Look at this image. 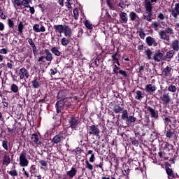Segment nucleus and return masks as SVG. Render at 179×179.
<instances>
[{
    "mask_svg": "<svg viewBox=\"0 0 179 179\" xmlns=\"http://www.w3.org/2000/svg\"><path fill=\"white\" fill-rule=\"evenodd\" d=\"M53 29L56 34H60L64 33L65 37H72V29L68 25L55 24Z\"/></svg>",
    "mask_w": 179,
    "mask_h": 179,
    "instance_id": "obj_1",
    "label": "nucleus"
},
{
    "mask_svg": "<svg viewBox=\"0 0 179 179\" xmlns=\"http://www.w3.org/2000/svg\"><path fill=\"white\" fill-rule=\"evenodd\" d=\"M145 54L147 56V59H148V61L153 59L155 62H160V61L163 59V54L159 49L155 50V52H152V50L148 48L145 51Z\"/></svg>",
    "mask_w": 179,
    "mask_h": 179,
    "instance_id": "obj_2",
    "label": "nucleus"
},
{
    "mask_svg": "<svg viewBox=\"0 0 179 179\" xmlns=\"http://www.w3.org/2000/svg\"><path fill=\"white\" fill-rule=\"evenodd\" d=\"M89 136H100V129H99V125L92 124L91 126H87V134L84 139L85 142H89Z\"/></svg>",
    "mask_w": 179,
    "mask_h": 179,
    "instance_id": "obj_3",
    "label": "nucleus"
},
{
    "mask_svg": "<svg viewBox=\"0 0 179 179\" xmlns=\"http://www.w3.org/2000/svg\"><path fill=\"white\" fill-rule=\"evenodd\" d=\"M67 122L69 128L72 129L73 131H78L80 125V118L75 115H71L67 117Z\"/></svg>",
    "mask_w": 179,
    "mask_h": 179,
    "instance_id": "obj_4",
    "label": "nucleus"
},
{
    "mask_svg": "<svg viewBox=\"0 0 179 179\" xmlns=\"http://www.w3.org/2000/svg\"><path fill=\"white\" fill-rule=\"evenodd\" d=\"M121 120L122 121H124L126 127H131V124H135L136 122V117L134 116H129L128 110L127 109H124L122 110Z\"/></svg>",
    "mask_w": 179,
    "mask_h": 179,
    "instance_id": "obj_5",
    "label": "nucleus"
},
{
    "mask_svg": "<svg viewBox=\"0 0 179 179\" xmlns=\"http://www.w3.org/2000/svg\"><path fill=\"white\" fill-rule=\"evenodd\" d=\"M20 166L21 167H27L29 166V159H27V152L22 151L20 155Z\"/></svg>",
    "mask_w": 179,
    "mask_h": 179,
    "instance_id": "obj_6",
    "label": "nucleus"
},
{
    "mask_svg": "<svg viewBox=\"0 0 179 179\" xmlns=\"http://www.w3.org/2000/svg\"><path fill=\"white\" fill-rule=\"evenodd\" d=\"M65 139H66V134L64 133H59L52 138V142L54 143L55 145H58V143L64 142Z\"/></svg>",
    "mask_w": 179,
    "mask_h": 179,
    "instance_id": "obj_7",
    "label": "nucleus"
},
{
    "mask_svg": "<svg viewBox=\"0 0 179 179\" xmlns=\"http://www.w3.org/2000/svg\"><path fill=\"white\" fill-rule=\"evenodd\" d=\"M145 108L148 114H150L151 118H154V120H159V110L152 108L151 106H146Z\"/></svg>",
    "mask_w": 179,
    "mask_h": 179,
    "instance_id": "obj_8",
    "label": "nucleus"
},
{
    "mask_svg": "<svg viewBox=\"0 0 179 179\" xmlns=\"http://www.w3.org/2000/svg\"><path fill=\"white\" fill-rule=\"evenodd\" d=\"M28 86L29 87H32V89H40V87H41L40 78H38V77H34L33 80L28 84Z\"/></svg>",
    "mask_w": 179,
    "mask_h": 179,
    "instance_id": "obj_9",
    "label": "nucleus"
},
{
    "mask_svg": "<svg viewBox=\"0 0 179 179\" xmlns=\"http://www.w3.org/2000/svg\"><path fill=\"white\" fill-rule=\"evenodd\" d=\"M31 141L32 143H35V145H37V146H41V145H43V141L37 133L31 134Z\"/></svg>",
    "mask_w": 179,
    "mask_h": 179,
    "instance_id": "obj_10",
    "label": "nucleus"
},
{
    "mask_svg": "<svg viewBox=\"0 0 179 179\" xmlns=\"http://www.w3.org/2000/svg\"><path fill=\"white\" fill-rule=\"evenodd\" d=\"M154 2H157V0H145V8L146 12H148V13L151 14L153 11V6H152V3Z\"/></svg>",
    "mask_w": 179,
    "mask_h": 179,
    "instance_id": "obj_11",
    "label": "nucleus"
},
{
    "mask_svg": "<svg viewBox=\"0 0 179 179\" xmlns=\"http://www.w3.org/2000/svg\"><path fill=\"white\" fill-rule=\"evenodd\" d=\"M162 150H164L166 153H170V152H175L174 145L170 144L169 142H165L164 146L162 147Z\"/></svg>",
    "mask_w": 179,
    "mask_h": 179,
    "instance_id": "obj_12",
    "label": "nucleus"
},
{
    "mask_svg": "<svg viewBox=\"0 0 179 179\" xmlns=\"http://www.w3.org/2000/svg\"><path fill=\"white\" fill-rule=\"evenodd\" d=\"M64 106H65V101L64 100H59L56 102L55 108L57 114H59L64 110Z\"/></svg>",
    "mask_w": 179,
    "mask_h": 179,
    "instance_id": "obj_13",
    "label": "nucleus"
},
{
    "mask_svg": "<svg viewBox=\"0 0 179 179\" xmlns=\"http://www.w3.org/2000/svg\"><path fill=\"white\" fill-rule=\"evenodd\" d=\"M19 76L20 80L24 79H29V71L26 68L22 67L21 69H20Z\"/></svg>",
    "mask_w": 179,
    "mask_h": 179,
    "instance_id": "obj_14",
    "label": "nucleus"
},
{
    "mask_svg": "<svg viewBox=\"0 0 179 179\" xmlns=\"http://www.w3.org/2000/svg\"><path fill=\"white\" fill-rule=\"evenodd\" d=\"M165 171L167 174L168 179H178L179 178L178 174H177V173L174 172V171L172 169H167Z\"/></svg>",
    "mask_w": 179,
    "mask_h": 179,
    "instance_id": "obj_15",
    "label": "nucleus"
},
{
    "mask_svg": "<svg viewBox=\"0 0 179 179\" xmlns=\"http://www.w3.org/2000/svg\"><path fill=\"white\" fill-rule=\"evenodd\" d=\"M145 43L148 47H152V45L157 47V42H156V39L152 36H148L145 38Z\"/></svg>",
    "mask_w": 179,
    "mask_h": 179,
    "instance_id": "obj_16",
    "label": "nucleus"
},
{
    "mask_svg": "<svg viewBox=\"0 0 179 179\" xmlns=\"http://www.w3.org/2000/svg\"><path fill=\"white\" fill-rule=\"evenodd\" d=\"M120 16V22L122 24H127L128 23V14L125 12L121 11L119 14Z\"/></svg>",
    "mask_w": 179,
    "mask_h": 179,
    "instance_id": "obj_17",
    "label": "nucleus"
},
{
    "mask_svg": "<svg viewBox=\"0 0 179 179\" xmlns=\"http://www.w3.org/2000/svg\"><path fill=\"white\" fill-rule=\"evenodd\" d=\"M123 169H119L122 173V175L120 176H122V178L125 177V179H129V173L131 172V169H129V168L127 166H125V167H123Z\"/></svg>",
    "mask_w": 179,
    "mask_h": 179,
    "instance_id": "obj_18",
    "label": "nucleus"
},
{
    "mask_svg": "<svg viewBox=\"0 0 179 179\" xmlns=\"http://www.w3.org/2000/svg\"><path fill=\"white\" fill-rule=\"evenodd\" d=\"M171 13L173 16V17H175V19H177L179 15V3H175L174 8H171Z\"/></svg>",
    "mask_w": 179,
    "mask_h": 179,
    "instance_id": "obj_19",
    "label": "nucleus"
},
{
    "mask_svg": "<svg viewBox=\"0 0 179 179\" xmlns=\"http://www.w3.org/2000/svg\"><path fill=\"white\" fill-rule=\"evenodd\" d=\"M174 135H176V131L174 129H169L165 130V136L168 138V139H173L174 138Z\"/></svg>",
    "mask_w": 179,
    "mask_h": 179,
    "instance_id": "obj_20",
    "label": "nucleus"
},
{
    "mask_svg": "<svg viewBox=\"0 0 179 179\" xmlns=\"http://www.w3.org/2000/svg\"><path fill=\"white\" fill-rule=\"evenodd\" d=\"M160 99L162 101H163L164 104H170V101H171V99L170 98V94L169 93L162 94Z\"/></svg>",
    "mask_w": 179,
    "mask_h": 179,
    "instance_id": "obj_21",
    "label": "nucleus"
},
{
    "mask_svg": "<svg viewBox=\"0 0 179 179\" xmlns=\"http://www.w3.org/2000/svg\"><path fill=\"white\" fill-rule=\"evenodd\" d=\"M33 30L35 31L36 33H44V31H45V27L43 25H41L40 27V24H35L33 27Z\"/></svg>",
    "mask_w": 179,
    "mask_h": 179,
    "instance_id": "obj_22",
    "label": "nucleus"
},
{
    "mask_svg": "<svg viewBox=\"0 0 179 179\" xmlns=\"http://www.w3.org/2000/svg\"><path fill=\"white\" fill-rule=\"evenodd\" d=\"M157 89V87H156V85H153L152 84H148V85H145V90L146 93L152 94L154 92H156Z\"/></svg>",
    "mask_w": 179,
    "mask_h": 179,
    "instance_id": "obj_23",
    "label": "nucleus"
},
{
    "mask_svg": "<svg viewBox=\"0 0 179 179\" xmlns=\"http://www.w3.org/2000/svg\"><path fill=\"white\" fill-rule=\"evenodd\" d=\"M78 173V170L75 167H71V170L66 172V176H68L69 178L72 179L76 173Z\"/></svg>",
    "mask_w": 179,
    "mask_h": 179,
    "instance_id": "obj_24",
    "label": "nucleus"
},
{
    "mask_svg": "<svg viewBox=\"0 0 179 179\" xmlns=\"http://www.w3.org/2000/svg\"><path fill=\"white\" fill-rule=\"evenodd\" d=\"M110 166H113H113L115 168V173H117V170H118V167L120 166V161H118V158H117L116 157L115 159L110 160Z\"/></svg>",
    "mask_w": 179,
    "mask_h": 179,
    "instance_id": "obj_25",
    "label": "nucleus"
},
{
    "mask_svg": "<svg viewBox=\"0 0 179 179\" xmlns=\"http://www.w3.org/2000/svg\"><path fill=\"white\" fill-rule=\"evenodd\" d=\"M3 164L4 166H9V164H10V156L7 152H6V154L3 156Z\"/></svg>",
    "mask_w": 179,
    "mask_h": 179,
    "instance_id": "obj_26",
    "label": "nucleus"
},
{
    "mask_svg": "<svg viewBox=\"0 0 179 179\" xmlns=\"http://www.w3.org/2000/svg\"><path fill=\"white\" fill-rule=\"evenodd\" d=\"M159 36H160L161 40H166L167 41L170 40V36L166 33L164 30L160 31L159 32Z\"/></svg>",
    "mask_w": 179,
    "mask_h": 179,
    "instance_id": "obj_27",
    "label": "nucleus"
},
{
    "mask_svg": "<svg viewBox=\"0 0 179 179\" xmlns=\"http://www.w3.org/2000/svg\"><path fill=\"white\" fill-rule=\"evenodd\" d=\"M45 54L46 55L45 59L48 62H51V61H52V59H54V58L52 57V53H51V52H50V50L45 49Z\"/></svg>",
    "mask_w": 179,
    "mask_h": 179,
    "instance_id": "obj_28",
    "label": "nucleus"
},
{
    "mask_svg": "<svg viewBox=\"0 0 179 179\" xmlns=\"http://www.w3.org/2000/svg\"><path fill=\"white\" fill-rule=\"evenodd\" d=\"M66 97V90H60L57 94L59 100H64Z\"/></svg>",
    "mask_w": 179,
    "mask_h": 179,
    "instance_id": "obj_29",
    "label": "nucleus"
},
{
    "mask_svg": "<svg viewBox=\"0 0 179 179\" xmlns=\"http://www.w3.org/2000/svg\"><path fill=\"white\" fill-rule=\"evenodd\" d=\"M171 47L173 51H179V41L176 39L172 41Z\"/></svg>",
    "mask_w": 179,
    "mask_h": 179,
    "instance_id": "obj_30",
    "label": "nucleus"
},
{
    "mask_svg": "<svg viewBox=\"0 0 179 179\" xmlns=\"http://www.w3.org/2000/svg\"><path fill=\"white\" fill-rule=\"evenodd\" d=\"M62 45L66 47L69 43H71V37H63L60 41Z\"/></svg>",
    "mask_w": 179,
    "mask_h": 179,
    "instance_id": "obj_31",
    "label": "nucleus"
},
{
    "mask_svg": "<svg viewBox=\"0 0 179 179\" xmlns=\"http://www.w3.org/2000/svg\"><path fill=\"white\" fill-rule=\"evenodd\" d=\"M120 56L121 55H119L117 52L112 55L113 62H114V64H117V65H118L119 66L121 64H120V60L117 57H120Z\"/></svg>",
    "mask_w": 179,
    "mask_h": 179,
    "instance_id": "obj_32",
    "label": "nucleus"
},
{
    "mask_svg": "<svg viewBox=\"0 0 179 179\" xmlns=\"http://www.w3.org/2000/svg\"><path fill=\"white\" fill-rule=\"evenodd\" d=\"M39 164L41 166V170H45V171H46L47 169H48V164L47 163V161L44 159L39 160Z\"/></svg>",
    "mask_w": 179,
    "mask_h": 179,
    "instance_id": "obj_33",
    "label": "nucleus"
},
{
    "mask_svg": "<svg viewBox=\"0 0 179 179\" xmlns=\"http://www.w3.org/2000/svg\"><path fill=\"white\" fill-rule=\"evenodd\" d=\"M171 73V67L169 66H167L162 71V75H164V76H170Z\"/></svg>",
    "mask_w": 179,
    "mask_h": 179,
    "instance_id": "obj_34",
    "label": "nucleus"
},
{
    "mask_svg": "<svg viewBox=\"0 0 179 179\" xmlns=\"http://www.w3.org/2000/svg\"><path fill=\"white\" fill-rule=\"evenodd\" d=\"M123 110L124 108L121 107L120 105L116 104L113 106V111L115 114H120V113H122Z\"/></svg>",
    "mask_w": 179,
    "mask_h": 179,
    "instance_id": "obj_35",
    "label": "nucleus"
},
{
    "mask_svg": "<svg viewBox=\"0 0 179 179\" xmlns=\"http://www.w3.org/2000/svg\"><path fill=\"white\" fill-rule=\"evenodd\" d=\"M12 3L15 9H19V8L22 7V1L20 0H12Z\"/></svg>",
    "mask_w": 179,
    "mask_h": 179,
    "instance_id": "obj_36",
    "label": "nucleus"
},
{
    "mask_svg": "<svg viewBox=\"0 0 179 179\" xmlns=\"http://www.w3.org/2000/svg\"><path fill=\"white\" fill-rule=\"evenodd\" d=\"M31 2H33V0H22L21 1V6H24V8H29Z\"/></svg>",
    "mask_w": 179,
    "mask_h": 179,
    "instance_id": "obj_37",
    "label": "nucleus"
},
{
    "mask_svg": "<svg viewBox=\"0 0 179 179\" xmlns=\"http://www.w3.org/2000/svg\"><path fill=\"white\" fill-rule=\"evenodd\" d=\"M24 29V25L23 22L20 21L17 24V31L19 34H23V29Z\"/></svg>",
    "mask_w": 179,
    "mask_h": 179,
    "instance_id": "obj_38",
    "label": "nucleus"
},
{
    "mask_svg": "<svg viewBox=\"0 0 179 179\" xmlns=\"http://www.w3.org/2000/svg\"><path fill=\"white\" fill-rule=\"evenodd\" d=\"M87 155H91V157H90V163H94V160H96V157L94 156V153H93V150H88Z\"/></svg>",
    "mask_w": 179,
    "mask_h": 179,
    "instance_id": "obj_39",
    "label": "nucleus"
},
{
    "mask_svg": "<svg viewBox=\"0 0 179 179\" xmlns=\"http://www.w3.org/2000/svg\"><path fill=\"white\" fill-rule=\"evenodd\" d=\"M84 24L88 30H93V24L89 20H86L84 22Z\"/></svg>",
    "mask_w": 179,
    "mask_h": 179,
    "instance_id": "obj_40",
    "label": "nucleus"
},
{
    "mask_svg": "<svg viewBox=\"0 0 179 179\" xmlns=\"http://www.w3.org/2000/svg\"><path fill=\"white\" fill-rule=\"evenodd\" d=\"M174 54H176L175 50H169V52H166L165 58H166V59H171V58L174 57Z\"/></svg>",
    "mask_w": 179,
    "mask_h": 179,
    "instance_id": "obj_41",
    "label": "nucleus"
},
{
    "mask_svg": "<svg viewBox=\"0 0 179 179\" xmlns=\"http://www.w3.org/2000/svg\"><path fill=\"white\" fill-rule=\"evenodd\" d=\"M51 52L52 54H55L56 57H59L61 55V52L58 50V48L57 47H53L50 49Z\"/></svg>",
    "mask_w": 179,
    "mask_h": 179,
    "instance_id": "obj_42",
    "label": "nucleus"
},
{
    "mask_svg": "<svg viewBox=\"0 0 179 179\" xmlns=\"http://www.w3.org/2000/svg\"><path fill=\"white\" fill-rule=\"evenodd\" d=\"M135 99H136V100H142V99H143V93L142 91L137 90L136 92Z\"/></svg>",
    "mask_w": 179,
    "mask_h": 179,
    "instance_id": "obj_43",
    "label": "nucleus"
},
{
    "mask_svg": "<svg viewBox=\"0 0 179 179\" xmlns=\"http://www.w3.org/2000/svg\"><path fill=\"white\" fill-rule=\"evenodd\" d=\"M130 141L131 143V145H133V146H136V148H138V146H139V141L136 140L135 137L130 138Z\"/></svg>",
    "mask_w": 179,
    "mask_h": 179,
    "instance_id": "obj_44",
    "label": "nucleus"
},
{
    "mask_svg": "<svg viewBox=\"0 0 179 179\" xmlns=\"http://www.w3.org/2000/svg\"><path fill=\"white\" fill-rule=\"evenodd\" d=\"M29 173L31 174H37L38 173L37 166L36 165H31L29 168Z\"/></svg>",
    "mask_w": 179,
    "mask_h": 179,
    "instance_id": "obj_45",
    "label": "nucleus"
},
{
    "mask_svg": "<svg viewBox=\"0 0 179 179\" xmlns=\"http://www.w3.org/2000/svg\"><path fill=\"white\" fill-rule=\"evenodd\" d=\"M130 20L132 22L135 21L136 19H138V14L136 13L131 11L129 14Z\"/></svg>",
    "mask_w": 179,
    "mask_h": 179,
    "instance_id": "obj_46",
    "label": "nucleus"
},
{
    "mask_svg": "<svg viewBox=\"0 0 179 179\" xmlns=\"http://www.w3.org/2000/svg\"><path fill=\"white\" fill-rule=\"evenodd\" d=\"M7 173L9 174V176H11V177H17V171H16V169L7 171Z\"/></svg>",
    "mask_w": 179,
    "mask_h": 179,
    "instance_id": "obj_47",
    "label": "nucleus"
},
{
    "mask_svg": "<svg viewBox=\"0 0 179 179\" xmlns=\"http://www.w3.org/2000/svg\"><path fill=\"white\" fill-rule=\"evenodd\" d=\"M85 168L87 169L89 171H93V165H92L88 160L85 161Z\"/></svg>",
    "mask_w": 179,
    "mask_h": 179,
    "instance_id": "obj_48",
    "label": "nucleus"
},
{
    "mask_svg": "<svg viewBox=\"0 0 179 179\" xmlns=\"http://www.w3.org/2000/svg\"><path fill=\"white\" fill-rule=\"evenodd\" d=\"M142 131V129H134V134L136 138H138V139H141V131Z\"/></svg>",
    "mask_w": 179,
    "mask_h": 179,
    "instance_id": "obj_49",
    "label": "nucleus"
},
{
    "mask_svg": "<svg viewBox=\"0 0 179 179\" xmlns=\"http://www.w3.org/2000/svg\"><path fill=\"white\" fill-rule=\"evenodd\" d=\"M11 91L13 93H18L19 92V87L16 84H13L11 85Z\"/></svg>",
    "mask_w": 179,
    "mask_h": 179,
    "instance_id": "obj_50",
    "label": "nucleus"
},
{
    "mask_svg": "<svg viewBox=\"0 0 179 179\" xmlns=\"http://www.w3.org/2000/svg\"><path fill=\"white\" fill-rule=\"evenodd\" d=\"M7 22L9 29H13L15 27V22H13V20H12V19L8 18Z\"/></svg>",
    "mask_w": 179,
    "mask_h": 179,
    "instance_id": "obj_51",
    "label": "nucleus"
},
{
    "mask_svg": "<svg viewBox=\"0 0 179 179\" xmlns=\"http://www.w3.org/2000/svg\"><path fill=\"white\" fill-rule=\"evenodd\" d=\"M73 13L74 15V19L78 20V19H79V10H78V8L73 9Z\"/></svg>",
    "mask_w": 179,
    "mask_h": 179,
    "instance_id": "obj_52",
    "label": "nucleus"
},
{
    "mask_svg": "<svg viewBox=\"0 0 179 179\" xmlns=\"http://www.w3.org/2000/svg\"><path fill=\"white\" fill-rule=\"evenodd\" d=\"M166 35H168L169 37L171 36V34H174V31H173V29L168 27L164 30Z\"/></svg>",
    "mask_w": 179,
    "mask_h": 179,
    "instance_id": "obj_53",
    "label": "nucleus"
},
{
    "mask_svg": "<svg viewBox=\"0 0 179 179\" xmlns=\"http://www.w3.org/2000/svg\"><path fill=\"white\" fill-rule=\"evenodd\" d=\"M168 90L172 93H176V92H177V87H176V85H171L168 87Z\"/></svg>",
    "mask_w": 179,
    "mask_h": 179,
    "instance_id": "obj_54",
    "label": "nucleus"
},
{
    "mask_svg": "<svg viewBox=\"0 0 179 179\" xmlns=\"http://www.w3.org/2000/svg\"><path fill=\"white\" fill-rule=\"evenodd\" d=\"M106 3H107L108 8H110L112 10H115V7L114 6V3H113L110 0H106Z\"/></svg>",
    "mask_w": 179,
    "mask_h": 179,
    "instance_id": "obj_55",
    "label": "nucleus"
},
{
    "mask_svg": "<svg viewBox=\"0 0 179 179\" xmlns=\"http://www.w3.org/2000/svg\"><path fill=\"white\" fill-rule=\"evenodd\" d=\"M120 71H121L120 69V67H118L117 66V64H114L113 65V75L115 74V75H118V73H120Z\"/></svg>",
    "mask_w": 179,
    "mask_h": 179,
    "instance_id": "obj_56",
    "label": "nucleus"
},
{
    "mask_svg": "<svg viewBox=\"0 0 179 179\" xmlns=\"http://www.w3.org/2000/svg\"><path fill=\"white\" fill-rule=\"evenodd\" d=\"M152 16V13H147L146 15H143V19L147 20V22H152V18L150 17Z\"/></svg>",
    "mask_w": 179,
    "mask_h": 179,
    "instance_id": "obj_57",
    "label": "nucleus"
},
{
    "mask_svg": "<svg viewBox=\"0 0 179 179\" xmlns=\"http://www.w3.org/2000/svg\"><path fill=\"white\" fill-rule=\"evenodd\" d=\"M2 146L5 150H8L9 148L8 147V141L6 140H3L2 141Z\"/></svg>",
    "mask_w": 179,
    "mask_h": 179,
    "instance_id": "obj_58",
    "label": "nucleus"
},
{
    "mask_svg": "<svg viewBox=\"0 0 179 179\" xmlns=\"http://www.w3.org/2000/svg\"><path fill=\"white\" fill-rule=\"evenodd\" d=\"M73 152H75L76 155H82V152H83V150L82 148L78 147L76 148V150H73Z\"/></svg>",
    "mask_w": 179,
    "mask_h": 179,
    "instance_id": "obj_59",
    "label": "nucleus"
},
{
    "mask_svg": "<svg viewBox=\"0 0 179 179\" xmlns=\"http://www.w3.org/2000/svg\"><path fill=\"white\" fill-rule=\"evenodd\" d=\"M138 33L140 38H141V40H145V37L146 36L145 32L143 31H138Z\"/></svg>",
    "mask_w": 179,
    "mask_h": 179,
    "instance_id": "obj_60",
    "label": "nucleus"
},
{
    "mask_svg": "<svg viewBox=\"0 0 179 179\" xmlns=\"http://www.w3.org/2000/svg\"><path fill=\"white\" fill-rule=\"evenodd\" d=\"M118 6H120V8H122V9H125V8H127V4H125L124 1L120 0Z\"/></svg>",
    "mask_w": 179,
    "mask_h": 179,
    "instance_id": "obj_61",
    "label": "nucleus"
},
{
    "mask_svg": "<svg viewBox=\"0 0 179 179\" xmlns=\"http://www.w3.org/2000/svg\"><path fill=\"white\" fill-rule=\"evenodd\" d=\"M157 19L158 20H164V19H166V17H164V15L162 13H159L157 15Z\"/></svg>",
    "mask_w": 179,
    "mask_h": 179,
    "instance_id": "obj_62",
    "label": "nucleus"
},
{
    "mask_svg": "<svg viewBox=\"0 0 179 179\" xmlns=\"http://www.w3.org/2000/svg\"><path fill=\"white\" fill-rule=\"evenodd\" d=\"M159 24L157 22H154L152 23V27L155 29V30H157L159 29Z\"/></svg>",
    "mask_w": 179,
    "mask_h": 179,
    "instance_id": "obj_63",
    "label": "nucleus"
},
{
    "mask_svg": "<svg viewBox=\"0 0 179 179\" xmlns=\"http://www.w3.org/2000/svg\"><path fill=\"white\" fill-rule=\"evenodd\" d=\"M171 169V164L169 162H165V171L170 170Z\"/></svg>",
    "mask_w": 179,
    "mask_h": 179,
    "instance_id": "obj_64",
    "label": "nucleus"
}]
</instances>
